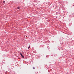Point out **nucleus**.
Segmentation results:
<instances>
[{
	"mask_svg": "<svg viewBox=\"0 0 74 74\" xmlns=\"http://www.w3.org/2000/svg\"><path fill=\"white\" fill-rule=\"evenodd\" d=\"M21 57H22L23 58H24V56H23V55L21 56Z\"/></svg>",
	"mask_w": 74,
	"mask_h": 74,
	"instance_id": "nucleus-1",
	"label": "nucleus"
},
{
	"mask_svg": "<svg viewBox=\"0 0 74 74\" xmlns=\"http://www.w3.org/2000/svg\"><path fill=\"white\" fill-rule=\"evenodd\" d=\"M30 46H29L28 47V49H29L30 48Z\"/></svg>",
	"mask_w": 74,
	"mask_h": 74,
	"instance_id": "nucleus-2",
	"label": "nucleus"
},
{
	"mask_svg": "<svg viewBox=\"0 0 74 74\" xmlns=\"http://www.w3.org/2000/svg\"><path fill=\"white\" fill-rule=\"evenodd\" d=\"M20 8L19 7H17V9H19Z\"/></svg>",
	"mask_w": 74,
	"mask_h": 74,
	"instance_id": "nucleus-3",
	"label": "nucleus"
},
{
	"mask_svg": "<svg viewBox=\"0 0 74 74\" xmlns=\"http://www.w3.org/2000/svg\"><path fill=\"white\" fill-rule=\"evenodd\" d=\"M3 3H5V1H3Z\"/></svg>",
	"mask_w": 74,
	"mask_h": 74,
	"instance_id": "nucleus-4",
	"label": "nucleus"
},
{
	"mask_svg": "<svg viewBox=\"0 0 74 74\" xmlns=\"http://www.w3.org/2000/svg\"><path fill=\"white\" fill-rule=\"evenodd\" d=\"M20 55H21V56H22V54L21 53H20Z\"/></svg>",
	"mask_w": 74,
	"mask_h": 74,
	"instance_id": "nucleus-5",
	"label": "nucleus"
},
{
	"mask_svg": "<svg viewBox=\"0 0 74 74\" xmlns=\"http://www.w3.org/2000/svg\"><path fill=\"white\" fill-rule=\"evenodd\" d=\"M33 69H35V68L34 67H33Z\"/></svg>",
	"mask_w": 74,
	"mask_h": 74,
	"instance_id": "nucleus-6",
	"label": "nucleus"
}]
</instances>
